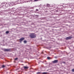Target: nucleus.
<instances>
[{
	"label": "nucleus",
	"instance_id": "nucleus-19",
	"mask_svg": "<svg viewBox=\"0 0 74 74\" xmlns=\"http://www.w3.org/2000/svg\"><path fill=\"white\" fill-rule=\"evenodd\" d=\"M36 11H38V9H36Z\"/></svg>",
	"mask_w": 74,
	"mask_h": 74
},
{
	"label": "nucleus",
	"instance_id": "nucleus-11",
	"mask_svg": "<svg viewBox=\"0 0 74 74\" xmlns=\"http://www.w3.org/2000/svg\"><path fill=\"white\" fill-rule=\"evenodd\" d=\"M24 44H26V43H27V41L26 40H25L24 41Z\"/></svg>",
	"mask_w": 74,
	"mask_h": 74
},
{
	"label": "nucleus",
	"instance_id": "nucleus-4",
	"mask_svg": "<svg viewBox=\"0 0 74 74\" xmlns=\"http://www.w3.org/2000/svg\"><path fill=\"white\" fill-rule=\"evenodd\" d=\"M58 60H54V61H53L52 62L53 63H58Z\"/></svg>",
	"mask_w": 74,
	"mask_h": 74
},
{
	"label": "nucleus",
	"instance_id": "nucleus-16",
	"mask_svg": "<svg viewBox=\"0 0 74 74\" xmlns=\"http://www.w3.org/2000/svg\"><path fill=\"white\" fill-rule=\"evenodd\" d=\"M40 73H41V72H37L36 73V74H40Z\"/></svg>",
	"mask_w": 74,
	"mask_h": 74
},
{
	"label": "nucleus",
	"instance_id": "nucleus-22",
	"mask_svg": "<svg viewBox=\"0 0 74 74\" xmlns=\"http://www.w3.org/2000/svg\"><path fill=\"white\" fill-rule=\"evenodd\" d=\"M22 41H20V42H21Z\"/></svg>",
	"mask_w": 74,
	"mask_h": 74
},
{
	"label": "nucleus",
	"instance_id": "nucleus-7",
	"mask_svg": "<svg viewBox=\"0 0 74 74\" xmlns=\"http://www.w3.org/2000/svg\"><path fill=\"white\" fill-rule=\"evenodd\" d=\"M1 4L2 6H5V4L4 2H2L1 3Z\"/></svg>",
	"mask_w": 74,
	"mask_h": 74
},
{
	"label": "nucleus",
	"instance_id": "nucleus-18",
	"mask_svg": "<svg viewBox=\"0 0 74 74\" xmlns=\"http://www.w3.org/2000/svg\"><path fill=\"white\" fill-rule=\"evenodd\" d=\"M72 72H74V69H72Z\"/></svg>",
	"mask_w": 74,
	"mask_h": 74
},
{
	"label": "nucleus",
	"instance_id": "nucleus-9",
	"mask_svg": "<svg viewBox=\"0 0 74 74\" xmlns=\"http://www.w3.org/2000/svg\"><path fill=\"white\" fill-rule=\"evenodd\" d=\"M47 7H50V5L49 4H47Z\"/></svg>",
	"mask_w": 74,
	"mask_h": 74
},
{
	"label": "nucleus",
	"instance_id": "nucleus-12",
	"mask_svg": "<svg viewBox=\"0 0 74 74\" xmlns=\"http://www.w3.org/2000/svg\"><path fill=\"white\" fill-rule=\"evenodd\" d=\"M9 33V32L8 31H7L6 32V34H8V33Z\"/></svg>",
	"mask_w": 74,
	"mask_h": 74
},
{
	"label": "nucleus",
	"instance_id": "nucleus-14",
	"mask_svg": "<svg viewBox=\"0 0 74 74\" xmlns=\"http://www.w3.org/2000/svg\"><path fill=\"white\" fill-rule=\"evenodd\" d=\"M42 74H47V72H43V73H42Z\"/></svg>",
	"mask_w": 74,
	"mask_h": 74
},
{
	"label": "nucleus",
	"instance_id": "nucleus-21",
	"mask_svg": "<svg viewBox=\"0 0 74 74\" xmlns=\"http://www.w3.org/2000/svg\"><path fill=\"white\" fill-rule=\"evenodd\" d=\"M57 58V57H55V58Z\"/></svg>",
	"mask_w": 74,
	"mask_h": 74
},
{
	"label": "nucleus",
	"instance_id": "nucleus-2",
	"mask_svg": "<svg viewBox=\"0 0 74 74\" xmlns=\"http://www.w3.org/2000/svg\"><path fill=\"white\" fill-rule=\"evenodd\" d=\"M12 3H10V4H9L8 3H7L5 4V7H8V6H12V5H11V4H12Z\"/></svg>",
	"mask_w": 74,
	"mask_h": 74
},
{
	"label": "nucleus",
	"instance_id": "nucleus-5",
	"mask_svg": "<svg viewBox=\"0 0 74 74\" xmlns=\"http://www.w3.org/2000/svg\"><path fill=\"white\" fill-rule=\"evenodd\" d=\"M71 38H72V37L71 36L67 37L66 38V40H69V39H71Z\"/></svg>",
	"mask_w": 74,
	"mask_h": 74
},
{
	"label": "nucleus",
	"instance_id": "nucleus-15",
	"mask_svg": "<svg viewBox=\"0 0 74 74\" xmlns=\"http://www.w3.org/2000/svg\"><path fill=\"white\" fill-rule=\"evenodd\" d=\"M47 59H49H49H50V57H47Z\"/></svg>",
	"mask_w": 74,
	"mask_h": 74
},
{
	"label": "nucleus",
	"instance_id": "nucleus-10",
	"mask_svg": "<svg viewBox=\"0 0 74 74\" xmlns=\"http://www.w3.org/2000/svg\"><path fill=\"white\" fill-rule=\"evenodd\" d=\"M24 68L25 69H27L29 68L27 66H24Z\"/></svg>",
	"mask_w": 74,
	"mask_h": 74
},
{
	"label": "nucleus",
	"instance_id": "nucleus-17",
	"mask_svg": "<svg viewBox=\"0 0 74 74\" xmlns=\"http://www.w3.org/2000/svg\"><path fill=\"white\" fill-rule=\"evenodd\" d=\"M18 58H15V60H18Z\"/></svg>",
	"mask_w": 74,
	"mask_h": 74
},
{
	"label": "nucleus",
	"instance_id": "nucleus-20",
	"mask_svg": "<svg viewBox=\"0 0 74 74\" xmlns=\"http://www.w3.org/2000/svg\"><path fill=\"white\" fill-rule=\"evenodd\" d=\"M63 63H64V64H65V63H66V62H63Z\"/></svg>",
	"mask_w": 74,
	"mask_h": 74
},
{
	"label": "nucleus",
	"instance_id": "nucleus-8",
	"mask_svg": "<svg viewBox=\"0 0 74 74\" xmlns=\"http://www.w3.org/2000/svg\"><path fill=\"white\" fill-rule=\"evenodd\" d=\"M15 3H18V4L20 3H19V1L18 0H17L15 2Z\"/></svg>",
	"mask_w": 74,
	"mask_h": 74
},
{
	"label": "nucleus",
	"instance_id": "nucleus-6",
	"mask_svg": "<svg viewBox=\"0 0 74 74\" xmlns=\"http://www.w3.org/2000/svg\"><path fill=\"white\" fill-rule=\"evenodd\" d=\"M25 40V38L23 37H22L21 38H20L19 39V41H23V40Z\"/></svg>",
	"mask_w": 74,
	"mask_h": 74
},
{
	"label": "nucleus",
	"instance_id": "nucleus-1",
	"mask_svg": "<svg viewBox=\"0 0 74 74\" xmlns=\"http://www.w3.org/2000/svg\"><path fill=\"white\" fill-rule=\"evenodd\" d=\"M29 37L31 38H35L36 37V35L34 34V33H31L29 35Z\"/></svg>",
	"mask_w": 74,
	"mask_h": 74
},
{
	"label": "nucleus",
	"instance_id": "nucleus-3",
	"mask_svg": "<svg viewBox=\"0 0 74 74\" xmlns=\"http://www.w3.org/2000/svg\"><path fill=\"white\" fill-rule=\"evenodd\" d=\"M3 51H5V52H9V51H10V49H5L3 50Z\"/></svg>",
	"mask_w": 74,
	"mask_h": 74
},
{
	"label": "nucleus",
	"instance_id": "nucleus-23",
	"mask_svg": "<svg viewBox=\"0 0 74 74\" xmlns=\"http://www.w3.org/2000/svg\"><path fill=\"white\" fill-rule=\"evenodd\" d=\"M53 8H55V7H53Z\"/></svg>",
	"mask_w": 74,
	"mask_h": 74
},
{
	"label": "nucleus",
	"instance_id": "nucleus-13",
	"mask_svg": "<svg viewBox=\"0 0 74 74\" xmlns=\"http://www.w3.org/2000/svg\"><path fill=\"white\" fill-rule=\"evenodd\" d=\"M5 66H4V65H3L2 66V68H4V67H5Z\"/></svg>",
	"mask_w": 74,
	"mask_h": 74
}]
</instances>
